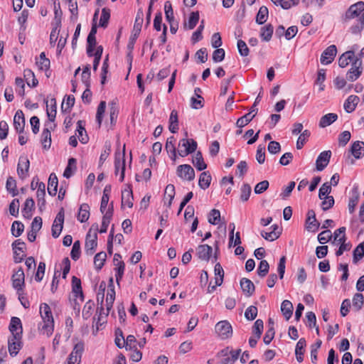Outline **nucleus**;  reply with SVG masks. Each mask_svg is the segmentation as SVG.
<instances>
[{"mask_svg": "<svg viewBox=\"0 0 364 364\" xmlns=\"http://www.w3.org/2000/svg\"><path fill=\"white\" fill-rule=\"evenodd\" d=\"M64 208H61L57 214L52 225V235L54 238L58 237L62 232L64 223Z\"/></svg>", "mask_w": 364, "mask_h": 364, "instance_id": "423d86ee", "label": "nucleus"}, {"mask_svg": "<svg viewBox=\"0 0 364 364\" xmlns=\"http://www.w3.org/2000/svg\"><path fill=\"white\" fill-rule=\"evenodd\" d=\"M115 299V291L113 289H108L106 296V309L107 311V313L106 314V316L108 315L109 311L112 308V305L114 303V301Z\"/></svg>", "mask_w": 364, "mask_h": 364, "instance_id": "a18cd8bd", "label": "nucleus"}, {"mask_svg": "<svg viewBox=\"0 0 364 364\" xmlns=\"http://www.w3.org/2000/svg\"><path fill=\"white\" fill-rule=\"evenodd\" d=\"M257 308L256 306H249L245 312V318L248 321H253L257 316Z\"/></svg>", "mask_w": 364, "mask_h": 364, "instance_id": "774afa93", "label": "nucleus"}, {"mask_svg": "<svg viewBox=\"0 0 364 364\" xmlns=\"http://www.w3.org/2000/svg\"><path fill=\"white\" fill-rule=\"evenodd\" d=\"M106 257L107 255L105 252H100L95 255L94 257V264L97 270H100L102 268Z\"/></svg>", "mask_w": 364, "mask_h": 364, "instance_id": "a19ab883", "label": "nucleus"}, {"mask_svg": "<svg viewBox=\"0 0 364 364\" xmlns=\"http://www.w3.org/2000/svg\"><path fill=\"white\" fill-rule=\"evenodd\" d=\"M76 163L77 161L75 158H70L68 159V166L63 173L64 177L69 178L73 174L74 171H75L77 168Z\"/></svg>", "mask_w": 364, "mask_h": 364, "instance_id": "e433bc0d", "label": "nucleus"}, {"mask_svg": "<svg viewBox=\"0 0 364 364\" xmlns=\"http://www.w3.org/2000/svg\"><path fill=\"white\" fill-rule=\"evenodd\" d=\"M326 80V70L320 69L318 71L317 78L316 80V84L319 85V90L323 91L325 85L323 84Z\"/></svg>", "mask_w": 364, "mask_h": 364, "instance_id": "052dcab7", "label": "nucleus"}, {"mask_svg": "<svg viewBox=\"0 0 364 364\" xmlns=\"http://www.w3.org/2000/svg\"><path fill=\"white\" fill-rule=\"evenodd\" d=\"M220 220V213L217 209H213L209 213L208 222L212 225H217Z\"/></svg>", "mask_w": 364, "mask_h": 364, "instance_id": "680f3d73", "label": "nucleus"}, {"mask_svg": "<svg viewBox=\"0 0 364 364\" xmlns=\"http://www.w3.org/2000/svg\"><path fill=\"white\" fill-rule=\"evenodd\" d=\"M197 255L201 260L208 261L213 252V248L208 245H200L197 249Z\"/></svg>", "mask_w": 364, "mask_h": 364, "instance_id": "f3484780", "label": "nucleus"}, {"mask_svg": "<svg viewBox=\"0 0 364 364\" xmlns=\"http://www.w3.org/2000/svg\"><path fill=\"white\" fill-rule=\"evenodd\" d=\"M274 31V27L269 23L261 28L260 37L264 41H269L272 38Z\"/></svg>", "mask_w": 364, "mask_h": 364, "instance_id": "7c9ffc66", "label": "nucleus"}, {"mask_svg": "<svg viewBox=\"0 0 364 364\" xmlns=\"http://www.w3.org/2000/svg\"><path fill=\"white\" fill-rule=\"evenodd\" d=\"M168 129L171 133H176L178 130V113L176 110H172L169 118Z\"/></svg>", "mask_w": 364, "mask_h": 364, "instance_id": "72a5a7b5", "label": "nucleus"}, {"mask_svg": "<svg viewBox=\"0 0 364 364\" xmlns=\"http://www.w3.org/2000/svg\"><path fill=\"white\" fill-rule=\"evenodd\" d=\"M6 187L7 191L12 194L13 196L18 195V191L16 190V180L11 177L9 176L7 178Z\"/></svg>", "mask_w": 364, "mask_h": 364, "instance_id": "603ef678", "label": "nucleus"}, {"mask_svg": "<svg viewBox=\"0 0 364 364\" xmlns=\"http://www.w3.org/2000/svg\"><path fill=\"white\" fill-rule=\"evenodd\" d=\"M72 291L75 297H80L82 301L84 300L81 281L75 276L72 277Z\"/></svg>", "mask_w": 364, "mask_h": 364, "instance_id": "6ab92c4d", "label": "nucleus"}, {"mask_svg": "<svg viewBox=\"0 0 364 364\" xmlns=\"http://www.w3.org/2000/svg\"><path fill=\"white\" fill-rule=\"evenodd\" d=\"M47 115L50 122H54L56 116V101L53 98L50 100V108L47 107Z\"/></svg>", "mask_w": 364, "mask_h": 364, "instance_id": "4d7b16f0", "label": "nucleus"}, {"mask_svg": "<svg viewBox=\"0 0 364 364\" xmlns=\"http://www.w3.org/2000/svg\"><path fill=\"white\" fill-rule=\"evenodd\" d=\"M211 180L212 177L209 171H203L200 175L198 186L200 188L205 190L210 186Z\"/></svg>", "mask_w": 364, "mask_h": 364, "instance_id": "cd10ccee", "label": "nucleus"}, {"mask_svg": "<svg viewBox=\"0 0 364 364\" xmlns=\"http://www.w3.org/2000/svg\"><path fill=\"white\" fill-rule=\"evenodd\" d=\"M364 302V296L360 293H356L353 298V305L357 311L361 309Z\"/></svg>", "mask_w": 364, "mask_h": 364, "instance_id": "0e129e2a", "label": "nucleus"}, {"mask_svg": "<svg viewBox=\"0 0 364 364\" xmlns=\"http://www.w3.org/2000/svg\"><path fill=\"white\" fill-rule=\"evenodd\" d=\"M331 156V151H324L318 155L316 161V168L318 171H323L328 166Z\"/></svg>", "mask_w": 364, "mask_h": 364, "instance_id": "f8f14e48", "label": "nucleus"}, {"mask_svg": "<svg viewBox=\"0 0 364 364\" xmlns=\"http://www.w3.org/2000/svg\"><path fill=\"white\" fill-rule=\"evenodd\" d=\"M34 205L35 202L32 198H28L26 200L22 209V214L25 218L30 219L32 217V210Z\"/></svg>", "mask_w": 364, "mask_h": 364, "instance_id": "a878e982", "label": "nucleus"}, {"mask_svg": "<svg viewBox=\"0 0 364 364\" xmlns=\"http://www.w3.org/2000/svg\"><path fill=\"white\" fill-rule=\"evenodd\" d=\"M106 108V102L101 101L98 105L97 113H96V121L98 124L99 127H100L102 122V118L105 112Z\"/></svg>", "mask_w": 364, "mask_h": 364, "instance_id": "de8ad7c7", "label": "nucleus"}, {"mask_svg": "<svg viewBox=\"0 0 364 364\" xmlns=\"http://www.w3.org/2000/svg\"><path fill=\"white\" fill-rule=\"evenodd\" d=\"M143 21L144 12L141 9H139L136 13L132 33L127 45L128 50H133L136 41L140 34Z\"/></svg>", "mask_w": 364, "mask_h": 364, "instance_id": "f03ea898", "label": "nucleus"}, {"mask_svg": "<svg viewBox=\"0 0 364 364\" xmlns=\"http://www.w3.org/2000/svg\"><path fill=\"white\" fill-rule=\"evenodd\" d=\"M58 185V181L55 173H50L48 178V192L49 195L55 196L57 193V188Z\"/></svg>", "mask_w": 364, "mask_h": 364, "instance_id": "5701e85b", "label": "nucleus"}, {"mask_svg": "<svg viewBox=\"0 0 364 364\" xmlns=\"http://www.w3.org/2000/svg\"><path fill=\"white\" fill-rule=\"evenodd\" d=\"M337 53V48L335 45L328 46L321 54V63L324 65L331 63L335 58Z\"/></svg>", "mask_w": 364, "mask_h": 364, "instance_id": "ddd939ff", "label": "nucleus"}, {"mask_svg": "<svg viewBox=\"0 0 364 364\" xmlns=\"http://www.w3.org/2000/svg\"><path fill=\"white\" fill-rule=\"evenodd\" d=\"M241 353V349L231 350L230 352V357H227L222 359L220 362V364H233L239 358Z\"/></svg>", "mask_w": 364, "mask_h": 364, "instance_id": "ea45409f", "label": "nucleus"}, {"mask_svg": "<svg viewBox=\"0 0 364 364\" xmlns=\"http://www.w3.org/2000/svg\"><path fill=\"white\" fill-rule=\"evenodd\" d=\"M293 305L291 302L289 300H284L282 301L281 305V311L282 312L283 316L287 320H289L293 314Z\"/></svg>", "mask_w": 364, "mask_h": 364, "instance_id": "c85d7f7f", "label": "nucleus"}, {"mask_svg": "<svg viewBox=\"0 0 364 364\" xmlns=\"http://www.w3.org/2000/svg\"><path fill=\"white\" fill-rule=\"evenodd\" d=\"M114 266L116 267L114 268V270L116 271V282L117 284L119 285V282L124 275L125 264L124 262H119L118 263H115Z\"/></svg>", "mask_w": 364, "mask_h": 364, "instance_id": "09e8293b", "label": "nucleus"}, {"mask_svg": "<svg viewBox=\"0 0 364 364\" xmlns=\"http://www.w3.org/2000/svg\"><path fill=\"white\" fill-rule=\"evenodd\" d=\"M164 11L166 21L168 23L174 21L173 11L170 1H166L164 4Z\"/></svg>", "mask_w": 364, "mask_h": 364, "instance_id": "3c124183", "label": "nucleus"}, {"mask_svg": "<svg viewBox=\"0 0 364 364\" xmlns=\"http://www.w3.org/2000/svg\"><path fill=\"white\" fill-rule=\"evenodd\" d=\"M199 21V12L194 11L191 13L188 22V28L189 30L193 29L197 25Z\"/></svg>", "mask_w": 364, "mask_h": 364, "instance_id": "e2e57ef3", "label": "nucleus"}, {"mask_svg": "<svg viewBox=\"0 0 364 364\" xmlns=\"http://www.w3.org/2000/svg\"><path fill=\"white\" fill-rule=\"evenodd\" d=\"M114 168L116 175L120 171V181L122 182L124 178L125 172V146H124L122 154L117 151L115 153Z\"/></svg>", "mask_w": 364, "mask_h": 364, "instance_id": "39448f33", "label": "nucleus"}, {"mask_svg": "<svg viewBox=\"0 0 364 364\" xmlns=\"http://www.w3.org/2000/svg\"><path fill=\"white\" fill-rule=\"evenodd\" d=\"M269 269V265L267 260H262L257 268V274L260 277H264Z\"/></svg>", "mask_w": 364, "mask_h": 364, "instance_id": "13d9d810", "label": "nucleus"}, {"mask_svg": "<svg viewBox=\"0 0 364 364\" xmlns=\"http://www.w3.org/2000/svg\"><path fill=\"white\" fill-rule=\"evenodd\" d=\"M268 13V9L265 6H261L256 16V22L259 25L264 23L267 20Z\"/></svg>", "mask_w": 364, "mask_h": 364, "instance_id": "4c0bfd02", "label": "nucleus"}, {"mask_svg": "<svg viewBox=\"0 0 364 364\" xmlns=\"http://www.w3.org/2000/svg\"><path fill=\"white\" fill-rule=\"evenodd\" d=\"M110 18V9L108 8H103L102 9V14L100 19L99 26L103 28H107L109 20Z\"/></svg>", "mask_w": 364, "mask_h": 364, "instance_id": "79ce46f5", "label": "nucleus"}, {"mask_svg": "<svg viewBox=\"0 0 364 364\" xmlns=\"http://www.w3.org/2000/svg\"><path fill=\"white\" fill-rule=\"evenodd\" d=\"M251 114H252V113H250V112H249L248 113L245 114L242 117H240L236 122V126L240 128H242V127L246 126L247 124H249L252 120V119L255 117V114H254L253 115H251Z\"/></svg>", "mask_w": 364, "mask_h": 364, "instance_id": "c03bdc74", "label": "nucleus"}, {"mask_svg": "<svg viewBox=\"0 0 364 364\" xmlns=\"http://www.w3.org/2000/svg\"><path fill=\"white\" fill-rule=\"evenodd\" d=\"M77 132H78V139L82 144H86L88 141V136L84 127L83 122L79 120L77 123Z\"/></svg>", "mask_w": 364, "mask_h": 364, "instance_id": "c9c22d12", "label": "nucleus"}, {"mask_svg": "<svg viewBox=\"0 0 364 364\" xmlns=\"http://www.w3.org/2000/svg\"><path fill=\"white\" fill-rule=\"evenodd\" d=\"M240 287L247 296H252L255 289L253 282L247 278H242L240 280Z\"/></svg>", "mask_w": 364, "mask_h": 364, "instance_id": "aec40b11", "label": "nucleus"}, {"mask_svg": "<svg viewBox=\"0 0 364 364\" xmlns=\"http://www.w3.org/2000/svg\"><path fill=\"white\" fill-rule=\"evenodd\" d=\"M9 331L14 339H21L22 338V325L21 321L18 317H12L9 325Z\"/></svg>", "mask_w": 364, "mask_h": 364, "instance_id": "9d476101", "label": "nucleus"}, {"mask_svg": "<svg viewBox=\"0 0 364 364\" xmlns=\"http://www.w3.org/2000/svg\"><path fill=\"white\" fill-rule=\"evenodd\" d=\"M50 60L46 57V54L44 52H42L40 54L39 58L36 61V65L39 68L40 70H47L50 68Z\"/></svg>", "mask_w": 364, "mask_h": 364, "instance_id": "58836bf2", "label": "nucleus"}, {"mask_svg": "<svg viewBox=\"0 0 364 364\" xmlns=\"http://www.w3.org/2000/svg\"><path fill=\"white\" fill-rule=\"evenodd\" d=\"M30 162L26 157H20L17 167V173L21 179L25 178L29 170Z\"/></svg>", "mask_w": 364, "mask_h": 364, "instance_id": "2eb2a0df", "label": "nucleus"}, {"mask_svg": "<svg viewBox=\"0 0 364 364\" xmlns=\"http://www.w3.org/2000/svg\"><path fill=\"white\" fill-rule=\"evenodd\" d=\"M240 200L242 202L247 201L252 192L251 186L248 183H244L240 188Z\"/></svg>", "mask_w": 364, "mask_h": 364, "instance_id": "8fccbe9b", "label": "nucleus"}, {"mask_svg": "<svg viewBox=\"0 0 364 364\" xmlns=\"http://www.w3.org/2000/svg\"><path fill=\"white\" fill-rule=\"evenodd\" d=\"M94 306L95 304L92 300H89L85 303L82 312L84 319L87 320L92 316Z\"/></svg>", "mask_w": 364, "mask_h": 364, "instance_id": "49530a36", "label": "nucleus"}, {"mask_svg": "<svg viewBox=\"0 0 364 364\" xmlns=\"http://www.w3.org/2000/svg\"><path fill=\"white\" fill-rule=\"evenodd\" d=\"M197 149V142L193 139H182L179 141L178 152L181 157L193 153Z\"/></svg>", "mask_w": 364, "mask_h": 364, "instance_id": "7ed1b4c3", "label": "nucleus"}, {"mask_svg": "<svg viewBox=\"0 0 364 364\" xmlns=\"http://www.w3.org/2000/svg\"><path fill=\"white\" fill-rule=\"evenodd\" d=\"M215 331L222 339L228 338L232 334V326L227 321H219L215 325Z\"/></svg>", "mask_w": 364, "mask_h": 364, "instance_id": "0eeeda50", "label": "nucleus"}, {"mask_svg": "<svg viewBox=\"0 0 364 364\" xmlns=\"http://www.w3.org/2000/svg\"><path fill=\"white\" fill-rule=\"evenodd\" d=\"M69 10L72 14L70 19L72 21H76L78 16V7L77 1H73V0H68Z\"/></svg>", "mask_w": 364, "mask_h": 364, "instance_id": "69168bd1", "label": "nucleus"}, {"mask_svg": "<svg viewBox=\"0 0 364 364\" xmlns=\"http://www.w3.org/2000/svg\"><path fill=\"white\" fill-rule=\"evenodd\" d=\"M25 275L23 270L19 267L12 275L13 287L17 291L21 290L24 286Z\"/></svg>", "mask_w": 364, "mask_h": 364, "instance_id": "4468645a", "label": "nucleus"}, {"mask_svg": "<svg viewBox=\"0 0 364 364\" xmlns=\"http://www.w3.org/2000/svg\"><path fill=\"white\" fill-rule=\"evenodd\" d=\"M24 230L23 224L20 221H14L11 226V233L12 235L17 237L20 236Z\"/></svg>", "mask_w": 364, "mask_h": 364, "instance_id": "864d4df0", "label": "nucleus"}, {"mask_svg": "<svg viewBox=\"0 0 364 364\" xmlns=\"http://www.w3.org/2000/svg\"><path fill=\"white\" fill-rule=\"evenodd\" d=\"M75 97L73 95H68L66 101H63L61 105V109L63 112L70 111V109L74 106Z\"/></svg>", "mask_w": 364, "mask_h": 364, "instance_id": "338daca9", "label": "nucleus"}, {"mask_svg": "<svg viewBox=\"0 0 364 364\" xmlns=\"http://www.w3.org/2000/svg\"><path fill=\"white\" fill-rule=\"evenodd\" d=\"M177 175L182 179L191 181L195 178V171L190 165L183 164L177 167Z\"/></svg>", "mask_w": 364, "mask_h": 364, "instance_id": "1a4fd4ad", "label": "nucleus"}, {"mask_svg": "<svg viewBox=\"0 0 364 364\" xmlns=\"http://www.w3.org/2000/svg\"><path fill=\"white\" fill-rule=\"evenodd\" d=\"M306 342L304 338L299 340L296 345L295 354L296 360L301 363L304 360V348L306 347Z\"/></svg>", "mask_w": 364, "mask_h": 364, "instance_id": "b1692460", "label": "nucleus"}, {"mask_svg": "<svg viewBox=\"0 0 364 364\" xmlns=\"http://www.w3.org/2000/svg\"><path fill=\"white\" fill-rule=\"evenodd\" d=\"M346 237L345 235H343L341 237H340L338 241L341 243V245L338 250L336 252V256H341L343 255L344 251H348L350 250V246L349 244L346 243Z\"/></svg>", "mask_w": 364, "mask_h": 364, "instance_id": "6e6d98bb", "label": "nucleus"}, {"mask_svg": "<svg viewBox=\"0 0 364 364\" xmlns=\"http://www.w3.org/2000/svg\"><path fill=\"white\" fill-rule=\"evenodd\" d=\"M350 152L355 159H360L364 154V142L355 141L350 147Z\"/></svg>", "mask_w": 364, "mask_h": 364, "instance_id": "393cba45", "label": "nucleus"}, {"mask_svg": "<svg viewBox=\"0 0 364 364\" xmlns=\"http://www.w3.org/2000/svg\"><path fill=\"white\" fill-rule=\"evenodd\" d=\"M14 126L19 134L23 133L25 127V117L21 110L16 111L14 117Z\"/></svg>", "mask_w": 364, "mask_h": 364, "instance_id": "dca6fc26", "label": "nucleus"}, {"mask_svg": "<svg viewBox=\"0 0 364 364\" xmlns=\"http://www.w3.org/2000/svg\"><path fill=\"white\" fill-rule=\"evenodd\" d=\"M90 217V206L87 203H82L79 208L77 220L81 223L86 222Z\"/></svg>", "mask_w": 364, "mask_h": 364, "instance_id": "bb28decb", "label": "nucleus"}, {"mask_svg": "<svg viewBox=\"0 0 364 364\" xmlns=\"http://www.w3.org/2000/svg\"><path fill=\"white\" fill-rule=\"evenodd\" d=\"M21 339H14L13 336L8 340L9 351L12 357L16 356L21 348Z\"/></svg>", "mask_w": 364, "mask_h": 364, "instance_id": "a211bd4d", "label": "nucleus"}, {"mask_svg": "<svg viewBox=\"0 0 364 364\" xmlns=\"http://www.w3.org/2000/svg\"><path fill=\"white\" fill-rule=\"evenodd\" d=\"M364 257V242L360 243L353 250V263H357Z\"/></svg>", "mask_w": 364, "mask_h": 364, "instance_id": "37998d69", "label": "nucleus"}, {"mask_svg": "<svg viewBox=\"0 0 364 364\" xmlns=\"http://www.w3.org/2000/svg\"><path fill=\"white\" fill-rule=\"evenodd\" d=\"M354 50H348L343 53L338 59V65L341 68H346L350 63L355 58L354 56Z\"/></svg>", "mask_w": 364, "mask_h": 364, "instance_id": "4be33fe9", "label": "nucleus"}, {"mask_svg": "<svg viewBox=\"0 0 364 364\" xmlns=\"http://www.w3.org/2000/svg\"><path fill=\"white\" fill-rule=\"evenodd\" d=\"M263 328V321L262 319H257L252 327V333L257 338H260Z\"/></svg>", "mask_w": 364, "mask_h": 364, "instance_id": "5fc2aeb1", "label": "nucleus"}, {"mask_svg": "<svg viewBox=\"0 0 364 364\" xmlns=\"http://www.w3.org/2000/svg\"><path fill=\"white\" fill-rule=\"evenodd\" d=\"M40 314L43 321V325L40 330L43 334L49 337L54 330V320L50 307L46 303L42 304L40 307Z\"/></svg>", "mask_w": 364, "mask_h": 364, "instance_id": "f257e3e1", "label": "nucleus"}, {"mask_svg": "<svg viewBox=\"0 0 364 364\" xmlns=\"http://www.w3.org/2000/svg\"><path fill=\"white\" fill-rule=\"evenodd\" d=\"M192 163L198 171H203L207 168L200 151H198L193 157Z\"/></svg>", "mask_w": 364, "mask_h": 364, "instance_id": "c756f323", "label": "nucleus"}, {"mask_svg": "<svg viewBox=\"0 0 364 364\" xmlns=\"http://www.w3.org/2000/svg\"><path fill=\"white\" fill-rule=\"evenodd\" d=\"M362 72V60L360 58L355 57L352 62L351 68L346 74V78L348 80L353 82L360 77Z\"/></svg>", "mask_w": 364, "mask_h": 364, "instance_id": "20e7f679", "label": "nucleus"}, {"mask_svg": "<svg viewBox=\"0 0 364 364\" xmlns=\"http://www.w3.org/2000/svg\"><path fill=\"white\" fill-rule=\"evenodd\" d=\"M359 102L360 99L358 96L350 95L344 102L343 107L345 110L348 113L353 112Z\"/></svg>", "mask_w": 364, "mask_h": 364, "instance_id": "412c9836", "label": "nucleus"}, {"mask_svg": "<svg viewBox=\"0 0 364 364\" xmlns=\"http://www.w3.org/2000/svg\"><path fill=\"white\" fill-rule=\"evenodd\" d=\"M41 144L44 149H48L51 145V134L48 127L43 129L41 134Z\"/></svg>", "mask_w": 364, "mask_h": 364, "instance_id": "473e14b6", "label": "nucleus"}, {"mask_svg": "<svg viewBox=\"0 0 364 364\" xmlns=\"http://www.w3.org/2000/svg\"><path fill=\"white\" fill-rule=\"evenodd\" d=\"M338 119V115L334 113H329L323 115L319 121V127L324 128L331 125Z\"/></svg>", "mask_w": 364, "mask_h": 364, "instance_id": "f704fd0d", "label": "nucleus"}, {"mask_svg": "<svg viewBox=\"0 0 364 364\" xmlns=\"http://www.w3.org/2000/svg\"><path fill=\"white\" fill-rule=\"evenodd\" d=\"M97 246V233L90 234L87 232L86 235L85 251L87 255L91 256L95 252Z\"/></svg>", "mask_w": 364, "mask_h": 364, "instance_id": "6e6552de", "label": "nucleus"}, {"mask_svg": "<svg viewBox=\"0 0 364 364\" xmlns=\"http://www.w3.org/2000/svg\"><path fill=\"white\" fill-rule=\"evenodd\" d=\"M364 11V2L358 1L351 5L345 14V18L351 19L358 17Z\"/></svg>", "mask_w": 364, "mask_h": 364, "instance_id": "9b49d317", "label": "nucleus"}, {"mask_svg": "<svg viewBox=\"0 0 364 364\" xmlns=\"http://www.w3.org/2000/svg\"><path fill=\"white\" fill-rule=\"evenodd\" d=\"M310 134V132L307 129L301 132L296 141V148L298 149H301L304 146Z\"/></svg>", "mask_w": 364, "mask_h": 364, "instance_id": "bf43d9fd", "label": "nucleus"}, {"mask_svg": "<svg viewBox=\"0 0 364 364\" xmlns=\"http://www.w3.org/2000/svg\"><path fill=\"white\" fill-rule=\"evenodd\" d=\"M133 194L132 191L130 188L127 189H124L122 192V205L124 204L127 205L129 208H132L133 206Z\"/></svg>", "mask_w": 364, "mask_h": 364, "instance_id": "2f4dec72", "label": "nucleus"}]
</instances>
